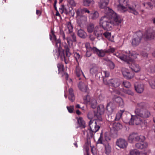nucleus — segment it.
I'll return each mask as SVG.
<instances>
[{
  "instance_id": "1",
  "label": "nucleus",
  "mask_w": 155,
  "mask_h": 155,
  "mask_svg": "<svg viewBox=\"0 0 155 155\" xmlns=\"http://www.w3.org/2000/svg\"><path fill=\"white\" fill-rule=\"evenodd\" d=\"M105 15L101 18L100 25L104 29L111 30L114 25H120L121 19L119 16L112 9L109 8H105L104 11Z\"/></svg>"
},
{
  "instance_id": "2",
  "label": "nucleus",
  "mask_w": 155,
  "mask_h": 155,
  "mask_svg": "<svg viewBox=\"0 0 155 155\" xmlns=\"http://www.w3.org/2000/svg\"><path fill=\"white\" fill-rule=\"evenodd\" d=\"M51 34L50 35V39L53 44H55V47L57 48L58 52L57 54L58 56H60L61 59L64 60L66 64L67 58L64 55V51L61 47V40L59 39L57 40L56 36L52 30H51Z\"/></svg>"
},
{
  "instance_id": "3",
  "label": "nucleus",
  "mask_w": 155,
  "mask_h": 155,
  "mask_svg": "<svg viewBox=\"0 0 155 155\" xmlns=\"http://www.w3.org/2000/svg\"><path fill=\"white\" fill-rule=\"evenodd\" d=\"M126 55L129 54V56L127 57V55L119 53H114V54L121 60L129 64H130V62H131L132 61H134L133 59H136L138 55V54L134 51H132L130 53V51H128L126 52Z\"/></svg>"
},
{
  "instance_id": "4",
  "label": "nucleus",
  "mask_w": 155,
  "mask_h": 155,
  "mask_svg": "<svg viewBox=\"0 0 155 155\" xmlns=\"http://www.w3.org/2000/svg\"><path fill=\"white\" fill-rule=\"evenodd\" d=\"M138 108L135 110L137 115L140 116L143 118H147L150 115V112L146 109V104L143 103L138 104Z\"/></svg>"
},
{
  "instance_id": "5",
  "label": "nucleus",
  "mask_w": 155,
  "mask_h": 155,
  "mask_svg": "<svg viewBox=\"0 0 155 155\" xmlns=\"http://www.w3.org/2000/svg\"><path fill=\"white\" fill-rule=\"evenodd\" d=\"M145 139V137L139 135L137 133H132L129 135L128 138V142L130 143H134L135 142L143 141Z\"/></svg>"
},
{
  "instance_id": "6",
  "label": "nucleus",
  "mask_w": 155,
  "mask_h": 155,
  "mask_svg": "<svg viewBox=\"0 0 155 155\" xmlns=\"http://www.w3.org/2000/svg\"><path fill=\"white\" fill-rule=\"evenodd\" d=\"M95 120H90L89 122L90 129L94 133L97 131L101 127V122L99 119L95 117Z\"/></svg>"
},
{
  "instance_id": "7",
  "label": "nucleus",
  "mask_w": 155,
  "mask_h": 155,
  "mask_svg": "<svg viewBox=\"0 0 155 155\" xmlns=\"http://www.w3.org/2000/svg\"><path fill=\"white\" fill-rule=\"evenodd\" d=\"M118 2L119 3L117 6L118 10L121 12L126 11L128 5V0H118Z\"/></svg>"
},
{
  "instance_id": "8",
  "label": "nucleus",
  "mask_w": 155,
  "mask_h": 155,
  "mask_svg": "<svg viewBox=\"0 0 155 155\" xmlns=\"http://www.w3.org/2000/svg\"><path fill=\"white\" fill-rule=\"evenodd\" d=\"M142 33L139 31L135 34L132 40V44L133 46H136L140 43L142 38Z\"/></svg>"
},
{
  "instance_id": "9",
  "label": "nucleus",
  "mask_w": 155,
  "mask_h": 155,
  "mask_svg": "<svg viewBox=\"0 0 155 155\" xmlns=\"http://www.w3.org/2000/svg\"><path fill=\"white\" fill-rule=\"evenodd\" d=\"M104 111V107L103 105H100L97 108V112L94 114V117L97 118L100 121H102V118L101 115L103 114Z\"/></svg>"
},
{
  "instance_id": "10",
  "label": "nucleus",
  "mask_w": 155,
  "mask_h": 155,
  "mask_svg": "<svg viewBox=\"0 0 155 155\" xmlns=\"http://www.w3.org/2000/svg\"><path fill=\"white\" fill-rule=\"evenodd\" d=\"M124 77L127 79L132 78L134 76V73L131 70L126 68H123L122 70Z\"/></svg>"
},
{
  "instance_id": "11",
  "label": "nucleus",
  "mask_w": 155,
  "mask_h": 155,
  "mask_svg": "<svg viewBox=\"0 0 155 155\" xmlns=\"http://www.w3.org/2000/svg\"><path fill=\"white\" fill-rule=\"evenodd\" d=\"M97 143L103 144L105 146L106 153L107 154H109L111 152V147L109 145L108 143L105 142L104 141H102V134H101L100 137L98 140Z\"/></svg>"
},
{
  "instance_id": "12",
  "label": "nucleus",
  "mask_w": 155,
  "mask_h": 155,
  "mask_svg": "<svg viewBox=\"0 0 155 155\" xmlns=\"http://www.w3.org/2000/svg\"><path fill=\"white\" fill-rule=\"evenodd\" d=\"M139 116L137 115L131 116V117L129 122V124L133 125L134 124L138 125L140 124L142 122V120Z\"/></svg>"
},
{
  "instance_id": "13",
  "label": "nucleus",
  "mask_w": 155,
  "mask_h": 155,
  "mask_svg": "<svg viewBox=\"0 0 155 155\" xmlns=\"http://www.w3.org/2000/svg\"><path fill=\"white\" fill-rule=\"evenodd\" d=\"M75 12L76 14V17H78L84 15V13H90V11L87 8H79L75 10Z\"/></svg>"
},
{
  "instance_id": "14",
  "label": "nucleus",
  "mask_w": 155,
  "mask_h": 155,
  "mask_svg": "<svg viewBox=\"0 0 155 155\" xmlns=\"http://www.w3.org/2000/svg\"><path fill=\"white\" fill-rule=\"evenodd\" d=\"M155 33L152 30H149L147 31L144 35V38L147 40H151L154 38Z\"/></svg>"
},
{
  "instance_id": "15",
  "label": "nucleus",
  "mask_w": 155,
  "mask_h": 155,
  "mask_svg": "<svg viewBox=\"0 0 155 155\" xmlns=\"http://www.w3.org/2000/svg\"><path fill=\"white\" fill-rule=\"evenodd\" d=\"M116 144L120 148H124L127 146L128 143L125 139L120 138L117 140Z\"/></svg>"
},
{
  "instance_id": "16",
  "label": "nucleus",
  "mask_w": 155,
  "mask_h": 155,
  "mask_svg": "<svg viewBox=\"0 0 155 155\" xmlns=\"http://www.w3.org/2000/svg\"><path fill=\"white\" fill-rule=\"evenodd\" d=\"M78 24L81 25L82 24L85 23L87 21V17L86 15H84L78 17H76Z\"/></svg>"
},
{
  "instance_id": "17",
  "label": "nucleus",
  "mask_w": 155,
  "mask_h": 155,
  "mask_svg": "<svg viewBox=\"0 0 155 155\" xmlns=\"http://www.w3.org/2000/svg\"><path fill=\"white\" fill-rule=\"evenodd\" d=\"M109 85L114 87H118L120 84L119 79L116 78L111 79L109 80Z\"/></svg>"
},
{
  "instance_id": "18",
  "label": "nucleus",
  "mask_w": 155,
  "mask_h": 155,
  "mask_svg": "<svg viewBox=\"0 0 155 155\" xmlns=\"http://www.w3.org/2000/svg\"><path fill=\"white\" fill-rule=\"evenodd\" d=\"M134 87L136 91L138 93L142 92L144 89V85L141 83L136 82L134 84Z\"/></svg>"
},
{
  "instance_id": "19",
  "label": "nucleus",
  "mask_w": 155,
  "mask_h": 155,
  "mask_svg": "<svg viewBox=\"0 0 155 155\" xmlns=\"http://www.w3.org/2000/svg\"><path fill=\"white\" fill-rule=\"evenodd\" d=\"M94 34L98 39H100L102 38V31L99 30L97 26L95 28Z\"/></svg>"
},
{
  "instance_id": "20",
  "label": "nucleus",
  "mask_w": 155,
  "mask_h": 155,
  "mask_svg": "<svg viewBox=\"0 0 155 155\" xmlns=\"http://www.w3.org/2000/svg\"><path fill=\"white\" fill-rule=\"evenodd\" d=\"M130 64H131L130 67V68L135 72H137L140 71V67L134 61H132L131 62H130Z\"/></svg>"
},
{
  "instance_id": "21",
  "label": "nucleus",
  "mask_w": 155,
  "mask_h": 155,
  "mask_svg": "<svg viewBox=\"0 0 155 155\" xmlns=\"http://www.w3.org/2000/svg\"><path fill=\"white\" fill-rule=\"evenodd\" d=\"M141 142V143H138L135 144L136 147L140 149H143L147 148L148 146L147 143L146 142H143V141Z\"/></svg>"
},
{
  "instance_id": "22",
  "label": "nucleus",
  "mask_w": 155,
  "mask_h": 155,
  "mask_svg": "<svg viewBox=\"0 0 155 155\" xmlns=\"http://www.w3.org/2000/svg\"><path fill=\"white\" fill-rule=\"evenodd\" d=\"M109 2V0H100L99 2V7L101 8H103L104 11H105V8H108L107 7Z\"/></svg>"
},
{
  "instance_id": "23",
  "label": "nucleus",
  "mask_w": 155,
  "mask_h": 155,
  "mask_svg": "<svg viewBox=\"0 0 155 155\" xmlns=\"http://www.w3.org/2000/svg\"><path fill=\"white\" fill-rule=\"evenodd\" d=\"M106 108L109 114H111L114 111L115 108V106L113 102H110L107 104Z\"/></svg>"
},
{
  "instance_id": "24",
  "label": "nucleus",
  "mask_w": 155,
  "mask_h": 155,
  "mask_svg": "<svg viewBox=\"0 0 155 155\" xmlns=\"http://www.w3.org/2000/svg\"><path fill=\"white\" fill-rule=\"evenodd\" d=\"M77 120V122L79 125V127L82 128H84L85 127V123L84 121L81 117L76 118Z\"/></svg>"
},
{
  "instance_id": "25",
  "label": "nucleus",
  "mask_w": 155,
  "mask_h": 155,
  "mask_svg": "<svg viewBox=\"0 0 155 155\" xmlns=\"http://www.w3.org/2000/svg\"><path fill=\"white\" fill-rule=\"evenodd\" d=\"M93 133L90 129H88L87 130L83 131V134L85 135L88 138H90L92 137Z\"/></svg>"
},
{
  "instance_id": "26",
  "label": "nucleus",
  "mask_w": 155,
  "mask_h": 155,
  "mask_svg": "<svg viewBox=\"0 0 155 155\" xmlns=\"http://www.w3.org/2000/svg\"><path fill=\"white\" fill-rule=\"evenodd\" d=\"M65 31L68 33H71L73 30V26L70 22H68L65 24Z\"/></svg>"
},
{
  "instance_id": "27",
  "label": "nucleus",
  "mask_w": 155,
  "mask_h": 155,
  "mask_svg": "<svg viewBox=\"0 0 155 155\" xmlns=\"http://www.w3.org/2000/svg\"><path fill=\"white\" fill-rule=\"evenodd\" d=\"M114 101L118 104L119 106L123 107L124 104L122 99L119 97H114L113 99Z\"/></svg>"
},
{
  "instance_id": "28",
  "label": "nucleus",
  "mask_w": 155,
  "mask_h": 155,
  "mask_svg": "<svg viewBox=\"0 0 155 155\" xmlns=\"http://www.w3.org/2000/svg\"><path fill=\"white\" fill-rule=\"evenodd\" d=\"M74 56L78 64L79 62L81 61L82 57L81 53V52H74Z\"/></svg>"
},
{
  "instance_id": "29",
  "label": "nucleus",
  "mask_w": 155,
  "mask_h": 155,
  "mask_svg": "<svg viewBox=\"0 0 155 155\" xmlns=\"http://www.w3.org/2000/svg\"><path fill=\"white\" fill-rule=\"evenodd\" d=\"M77 35L80 37L84 38L87 36L86 33L83 29H80L77 31Z\"/></svg>"
},
{
  "instance_id": "30",
  "label": "nucleus",
  "mask_w": 155,
  "mask_h": 155,
  "mask_svg": "<svg viewBox=\"0 0 155 155\" xmlns=\"http://www.w3.org/2000/svg\"><path fill=\"white\" fill-rule=\"evenodd\" d=\"M78 87L79 89L83 91L86 92L88 89L86 85L81 82L79 83Z\"/></svg>"
},
{
  "instance_id": "31",
  "label": "nucleus",
  "mask_w": 155,
  "mask_h": 155,
  "mask_svg": "<svg viewBox=\"0 0 155 155\" xmlns=\"http://www.w3.org/2000/svg\"><path fill=\"white\" fill-rule=\"evenodd\" d=\"M76 74L78 78V79L80 80V78L79 77L81 74L83 75V76L85 77L84 74L83 72L81 70L80 68L79 67L78 65H77L76 68Z\"/></svg>"
},
{
  "instance_id": "32",
  "label": "nucleus",
  "mask_w": 155,
  "mask_h": 155,
  "mask_svg": "<svg viewBox=\"0 0 155 155\" xmlns=\"http://www.w3.org/2000/svg\"><path fill=\"white\" fill-rule=\"evenodd\" d=\"M89 17L94 20L97 19L99 16V13L95 11L93 12L90 13Z\"/></svg>"
},
{
  "instance_id": "33",
  "label": "nucleus",
  "mask_w": 155,
  "mask_h": 155,
  "mask_svg": "<svg viewBox=\"0 0 155 155\" xmlns=\"http://www.w3.org/2000/svg\"><path fill=\"white\" fill-rule=\"evenodd\" d=\"M69 99L71 101L73 102L74 100V96L73 93V90L72 88H70L69 89Z\"/></svg>"
},
{
  "instance_id": "34",
  "label": "nucleus",
  "mask_w": 155,
  "mask_h": 155,
  "mask_svg": "<svg viewBox=\"0 0 155 155\" xmlns=\"http://www.w3.org/2000/svg\"><path fill=\"white\" fill-rule=\"evenodd\" d=\"M136 6V5L135 4L134 5L132 6H128V8L130 12L134 14L135 15H138V13L135 9V8Z\"/></svg>"
},
{
  "instance_id": "35",
  "label": "nucleus",
  "mask_w": 155,
  "mask_h": 155,
  "mask_svg": "<svg viewBox=\"0 0 155 155\" xmlns=\"http://www.w3.org/2000/svg\"><path fill=\"white\" fill-rule=\"evenodd\" d=\"M93 108H95L96 107L97 102V100L93 98H91V101L89 104Z\"/></svg>"
},
{
  "instance_id": "36",
  "label": "nucleus",
  "mask_w": 155,
  "mask_h": 155,
  "mask_svg": "<svg viewBox=\"0 0 155 155\" xmlns=\"http://www.w3.org/2000/svg\"><path fill=\"white\" fill-rule=\"evenodd\" d=\"M122 125L119 123H114L113 124V128L114 130L118 131L122 129Z\"/></svg>"
},
{
  "instance_id": "37",
  "label": "nucleus",
  "mask_w": 155,
  "mask_h": 155,
  "mask_svg": "<svg viewBox=\"0 0 155 155\" xmlns=\"http://www.w3.org/2000/svg\"><path fill=\"white\" fill-rule=\"evenodd\" d=\"M148 82L151 88L155 89V78H152L149 79Z\"/></svg>"
},
{
  "instance_id": "38",
  "label": "nucleus",
  "mask_w": 155,
  "mask_h": 155,
  "mask_svg": "<svg viewBox=\"0 0 155 155\" xmlns=\"http://www.w3.org/2000/svg\"><path fill=\"white\" fill-rule=\"evenodd\" d=\"M147 71L150 72H155V65H150L147 68Z\"/></svg>"
},
{
  "instance_id": "39",
  "label": "nucleus",
  "mask_w": 155,
  "mask_h": 155,
  "mask_svg": "<svg viewBox=\"0 0 155 155\" xmlns=\"http://www.w3.org/2000/svg\"><path fill=\"white\" fill-rule=\"evenodd\" d=\"M130 155H140V152L138 150L134 149L130 150Z\"/></svg>"
},
{
  "instance_id": "40",
  "label": "nucleus",
  "mask_w": 155,
  "mask_h": 155,
  "mask_svg": "<svg viewBox=\"0 0 155 155\" xmlns=\"http://www.w3.org/2000/svg\"><path fill=\"white\" fill-rule=\"evenodd\" d=\"M87 30L88 32L91 33L93 32L94 28V26L92 24H90L87 27Z\"/></svg>"
},
{
  "instance_id": "41",
  "label": "nucleus",
  "mask_w": 155,
  "mask_h": 155,
  "mask_svg": "<svg viewBox=\"0 0 155 155\" xmlns=\"http://www.w3.org/2000/svg\"><path fill=\"white\" fill-rule=\"evenodd\" d=\"M106 49L104 50H99L97 54L98 56L99 57H103L104 56L105 54L106 53Z\"/></svg>"
},
{
  "instance_id": "42",
  "label": "nucleus",
  "mask_w": 155,
  "mask_h": 155,
  "mask_svg": "<svg viewBox=\"0 0 155 155\" xmlns=\"http://www.w3.org/2000/svg\"><path fill=\"white\" fill-rule=\"evenodd\" d=\"M103 35L105 38H107L109 40L112 41L111 34L110 33L108 32H106L103 33Z\"/></svg>"
},
{
  "instance_id": "43",
  "label": "nucleus",
  "mask_w": 155,
  "mask_h": 155,
  "mask_svg": "<svg viewBox=\"0 0 155 155\" xmlns=\"http://www.w3.org/2000/svg\"><path fill=\"white\" fill-rule=\"evenodd\" d=\"M68 4L71 6L75 7L76 5V3L74 0H67Z\"/></svg>"
},
{
  "instance_id": "44",
  "label": "nucleus",
  "mask_w": 155,
  "mask_h": 155,
  "mask_svg": "<svg viewBox=\"0 0 155 155\" xmlns=\"http://www.w3.org/2000/svg\"><path fill=\"white\" fill-rule=\"evenodd\" d=\"M91 98L88 95H87L84 98V100L85 103L89 104L91 101Z\"/></svg>"
},
{
  "instance_id": "45",
  "label": "nucleus",
  "mask_w": 155,
  "mask_h": 155,
  "mask_svg": "<svg viewBox=\"0 0 155 155\" xmlns=\"http://www.w3.org/2000/svg\"><path fill=\"white\" fill-rule=\"evenodd\" d=\"M98 68L96 67H94L91 68L90 70V73L92 74H96L97 72Z\"/></svg>"
},
{
  "instance_id": "46",
  "label": "nucleus",
  "mask_w": 155,
  "mask_h": 155,
  "mask_svg": "<svg viewBox=\"0 0 155 155\" xmlns=\"http://www.w3.org/2000/svg\"><path fill=\"white\" fill-rule=\"evenodd\" d=\"M94 113H96V112H90L88 113V117L90 119H91L93 118L94 119V120H95V117H94Z\"/></svg>"
},
{
  "instance_id": "47",
  "label": "nucleus",
  "mask_w": 155,
  "mask_h": 155,
  "mask_svg": "<svg viewBox=\"0 0 155 155\" xmlns=\"http://www.w3.org/2000/svg\"><path fill=\"white\" fill-rule=\"evenodd\" d=\"M123 91L125 93L131 95H133L134 94L133 92L131 90L129 89L124 90Z\"/></svg>"
},
{
  "instance_id": "48",
  "label": "nucleus",
  "mask_w": 155,
  "mask_h": 155,
  "mask_svg": "<svg viewBox=\"0 0 155 155\" xmlns=\"http://www.w3.org/2000/svg\"><path fill=\"white\" fill-rule=\"evenodd\" d=\"M91 152L93 155H97V151L96 148L94 146H91Z\"/></svg>"
},
{
  "instance_id": "49",
  "label": "nucleus",
  "mask_w": 155,
  "mask_h": 155,
  "mask_svg": "<svg viewBox=\"0 0 155 155\" xmlns=\"http://www.w3.org/2000/svg\"><path fill=\"white\" fill-rule=\"evenodd\" d=\"M57 67L58 68L59 73L63 71V65L62 64H58L57 65Z\"/></svg>"
},
{
  "instance_id": "50",
  "label": "nucleus",
  "mask_w": 155,
  "mask_h": 155,
  "mask_svg": "<svg viewBox=\"0 0 155 155\" xmlns=\"http://www.w3.org/2000/svg\"><path fill=\"white\" fill-rule=\"evenodd\" d=\"M67 108L70 113H72L74 110V106H67Z\"/></svg>"
},
{
  "instance_id": "51",
  "label": "nucleus",
  "mask_w": 155,
  "mask_h": 155,
  "mask_svg": "<svg viewBox=\"0 0 155 155\" xmlns=\"http://www.w3.org/2000/svg\"><path fill=\"white\" fill-rule=\"evenodd\" d=\"M84 44L87 50L90 51L92 47H91L90 43L89 42H86Z\"/></svg>"
},
{
  "instance_id": "52",
  "label": "nucleus",
  "mask_w": 155,
  "mask_h": 155,
  "mask_svg": "<svg viewBox=\"0 0 155 155\" xmlns=\"http://www.w3.org/2000/svg\"><path fill=\"white\" fill-rule=\"evenodd\" d=\"M115 49L114 48H111L110 47H109V48L108 49H106V53H113Z\"/></svg>"
},
{
  "instance_id": "53",
  "label": "nucleus",
  "mask_w": 155,
  "mask_h": 155,
  "mask_svg": "<svg viewBox=\"0 0 155 155\" xmlns=\"http://www.w3.org/2000/svg\"><path fill=\"white\" fill-rule=\"evenodd\" d=\"M91 0H83V5L85 6H88Z\"/></svg>"
},
{
  "instance_id": "54",
  "label": "nucleus",
  "mask_w": 155,
  "mask_h": 155,
  "mask_svg": "<svg viewBox=\"0 0 155 155\" xmlns=\"http://www.w3.org/2000/svg\"><path fill=\"white\" fill-rule=\"evenodd\" d=\"M99 50L96 47H93L92 48L90 51H92L95 53L97 54Z\"/></svg>"
},
{
  "instance_id": "55",
  "label": "nucleus",
  "mask_w": 155,
  "mask_h": 155,
  "mask_svg": "<svg viewBox=\"0 0 155 155\" xmlns=\"http://www.w3.org/2000/svg\"><path fill=\"white\" fill-rule=\"evenodd\" d=\"M108 65L110 68L111 69H113L115 67V65L114 63L111 61H109Z\"/></svg>"
},
{
  "instance_id": "56",
  "label": "nucleus",
  "mask_w": 155,
  "mask_h": 155,
  "mask_svg": "<svg viewBox=\"0 0 155 155\" xmlns=\"http://www.w3.org/2000/svg\"><path fill=\"white\" fill-rule=\"evenodd\" d=\"M65 48L66 51V55L67 56L69 57L70 55V53L69 51V48L68 47L67 45H66L65 46Z\"/></svg>"
},
{
  "instance_id": "57",
  "label": "nucleus",
  "mask_w": 155,
  "mask_h": 155,
  "mask_svg": "<svg viewBox=\"0 0 155 155\" xmlns=\"http://www.w3.org/2000/svg\"><path fill=\"white\" fill-rule=\"evenodd\" d=\"M123 84L126 88H129L131 86L130 83L128 82H124Z\"/></svg>"
},
{
  "instance_id": "58",
  "label": "nucleus",
  "mask_w": 155,
  "mask_h": 155,
  "mask_svg": "<svg viewBox=\"0 0 155 155\" xmlns=\"http://www.w3.org/2000/svg\"><path fill=\"white\" fill-rule=\"evenodd\" d=\"M71 36L72 38V41L75 42L76 41V36L74 34L72 33L71 34Z\"/></svg>"
},
{
  "instance_id": "59",
  "label": "nucleus",
  "mask_w": 155,
  "mask_h": 155,
  "mask_svg": "<svg viewBox=\"0 0 155 155\" xmlns=\"http://www.w3.org/2000/svg\"><path fill=\"white\" fill-rule=\"evenodd\" d=\"M102 73L105 77H108L110 75L109 72L107 71H103Z\"/></svg>"
},
{
  "instance_id": "60",
  "label": "nucleus",
  "mask_w": 155,
  "mask_h": 155,
  "mask_svg": "<svg viewBox=\"0 0 155 155\" xmlns=\"http://www.w3.org/2000/svg\"><path fill=\"white\" fill-rule=\"evenodd\" d=\"M89 38L90 40L91 41H94L95 38L94 35L92 34H90L89 35Z\"/></svg>"
},
{
  "instance_id": "61",
  "label": "nucleus",
  "mask_w": 155,
  "mask_h": 155,
  "mask_svg": "<svg viewBox=\"0 0 155 155\" xmlns=\"http://www.w3.org/2000/svg\"><path fill=\"white\" fill-rule=\"evenodd\" d=\"M121 114L120 113H117L116 115L115 120H118L120 118L121 116Z\"/></svg>"
},
{
  "instance_id": "62",
  "label": "nucleus",
  "mask_w": 155,
  "mask_h": 155,
  "mask_svg": "<svg viewBox=\"0 0 155 155\" xmlns=\"http://www.w3.org/2000/svg\"><path fill=\"white\" fill-rule=\"evenodd\" d=\"M102 138H103L102 137ZM104 138V140H102V141H104L105 142H108L110 140V139L109 138V137L108 136H107L106 135V134H105Z\"/></svg>"
},
{
  "instance_id": "63",
  "label": "nucleus",
  "mask_w": 155,
  "mask_h": 155,
  "mask_svg": "<svg viewBox=\"0 0 155 155\" xmlns=\"http://www.w3.org/2000/svg\"><path fill=\"white\" fill-rule=\"evenodd\" d=\"M91 55V53L90 51L87 50L86 52L85 55L87 57H89Z\"/></svg>"
},
{
  "instance_id": "64",
  "label": "nucleus",
  "mask_w": 155,
  "mask_h": 155,
  "mask_svg": "<svg viewBox=\"0 0 155 155\" xmlns=\"http://www.w3.org/2000/svg\"><path fill=\"white\" fill-rule=\"evenodd\" d=\"M66 40L68 43V44L69 45L71 41H72V38L71 36H68L66 38Z\"/></svg>"
}]
</instances>
